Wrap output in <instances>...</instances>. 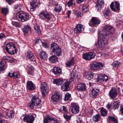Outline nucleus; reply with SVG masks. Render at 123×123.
I'll use <instances>...</instances> for the list:
<instances>
[{"instance_id":"nucleus-2","label":"nucleus","mask_w":123,"mask_h":123,"mask_svg":"<svg viewBox=\"0 0 123 123\" xmlns=\"http://www.w3.org/2000/svg\"><path fill=\"white\" fill-rule=\"evenodd\" d=\"M41 102V100L37 96H34L31 99V102L28 104V106L31 109L36 108L40 105Z\"/></svg>"},{"instance_id":"nucleus-54","label":"nucleus","mask_w":123,"mask_h":123,"mask_svg":"<svg viewBox=\"0 0 123 123\" xmlns=\"http://www.w3.org/2000/svg\"><path fill=\"white\" fill-rule=\"evenodd\" d=\"M35 44H36L38 43L40 41H41V40L38 37L35 38Z\"/></svg>"},{"instance_id":"nucleus-3","label":"nucleus","mask_w":123,"mask_h":123,"mask_svg":"<svg viewBox=\"0 0 123 123\" xmlns=\"http://www.w3.org/2000/svg\"><path fill=\"white\" fill-rule=\"evenodd\" d=\"M29 16L28 13L21 11L17 13L16 18L19 21L24 22L27 20Z\"/></svg>"},{"instance_id":"nucleus-41","label":"nucleus","mask_w":123,"mask_h":123,"mask_svg":"<svg viewBox=\"0 0 123 123\" xmlns=\"http://www.w3.org/2000/svg\"><path fill=\"white\" fill-rule=\"evenodd\" d=\"M113 104V109L114 110L117 109L119 107V104L117 101H114Z\"/></svg>"},{"instance_id":"nucleus-18","label":"nucleus","mask_w":123,"mask_h":123,"mask_svg":"<svg viewBox=\"0 0 123 123\" xmlns=\"http://www.w3.org/2000/svg\"><path fill=\"white\" fill-rule=\"evenodd\" d=\"M69 82L68 81H66L61 87L62 90L64 91H67L69 90Z\"/></svg>"},{"instance_id":"nucleus-43","label":"nucleus","mask_w":123,"mask_h":123,"mask_svg":"<svg viewBox=\"0 0 123 123\" xmlns=\"http://www.w3.org/2000/svg\"><path fill=\"white\" fill-rule=\"evenodd\" d=\"M5 63L3 62H0V73L4 70V67Z\"/></svg>"},{"instance_id":"nucleus-53","label":"nucleus","mask_w":123,"mask_h":123,"mask_svg":"<svg viewBox=\"0 0 123 123\" xmlns=\"http://www.w3.org/2000/svg\"><path fill=\"white\" fill-rule=\"evenodd\" d=\"M75 15L76 17H78L80 16L81 17L82 16L83 14L80 12H78L76 13Z\"/></svg>"},{"instance_id":"nucleus-15","label":"nucleus","mask_w":123,"mask_h":123,"mask_svg":"<svg viewBox=\"0 0 123 123\" xmlns=\"http://www.w3.org/2000/svg\"><path fill=\"white\" fill-rule=\"evenodd\" d=\"M31 29L30 25L28 24H25L23 29V31L25 36H27L31 31Z\"/></svg>"},{"instance_id":"nucleus-37","label":"nucleus","mask_w":123,"mask_h":123,"mask_svg":"<svg viewBox=\"0 0 123 123\" xmlns=\"http://www.w3.org/2000/svg\"><path fill=\"white\" fill-rule=\"evenodd\" d=\"M77 76L78 75L77 74L72 73L71 77L69 81L70 82L72 81H74V80H75L77 78Z\"/></svg>"},{"instance_id":"nucleus-59","label":"nucleus","mask_w":123,"mask_h":123,"mask_svg":"<svg viewBox=\"0 0 123 123\" xmlns=\"http://www.w3.org/2000/svg\"><path fill=\"white\" fill-rule=\"evenodd\" d=\"M67 17L69 18V15L71 13V11L70 10H68L67 11Z\"/></svg>"},{"instance_id":"nucleus-31","label":"nucleus","mask_w":123,"mask_h":123,"mask_svg":"<svg viewBox=\"0 0 123 123\" xmlns=\"http://www.w3.org/2000/svg\"><path fill=\"white\" fill-rule=\"evenodd\" d=\"M40 56V58L44 60H46L48 59L47 54L44 51L41 52Z\"/></svg>"},{"instance_id":"nucleus-20","label":"nucleus","mask_w":123,"mask_h":123,"mask_svg":"<svg viewBox=\"0 0 123 123\" xmlns=\"http://www.w3.org/2000/svg\"><path fill=\"white\" fill-rule=\"evenodd\" d=\"M99 92L100 90L99 89L96 88L93 89L91 91V93L93 96V98H95L99 95Z\"/></svg>"},{"instance_id":"nucleus-39","label":"nucleus","mask_w":123,"mask_h":123,"mask_svg":"<svg viewBox=\"0 0 123 123\" xmlns=\"http://www.w3.org/2000/svg\"><path fill=\"white\" fill-rule=\"evenodd\" d=\"M100 111L101 114L102 116L104 117L107 115V111L103 108H102Z\"/></svg>"},{"instance_id":"nucleus-58","label":"nucleus","mask_w":123,"mask_h":123,"mask_svg":"<svg viewBox=\"0 0 123 123\" xmlns=\"http://www.w3.org/2000/svg\"><path fill=\"white\" fill-rule=\"evenodd\" d=\"M5 35L3 33H1L0 34V39H2L5 37Z\"/></svg>"},{"instance_id":"nucleus-61","label":"nucleus","mask_w":123,"mask_h":123,"mask_svg":"<svg viewBox=\"0 0 123 123\" xmlns=\"http://www.w3.org/2000/svg\"><path fill=\"white\" fill-rule=\"evenodd\" d=\"M106 107L108 109H110L111 107V105L109 104H108L106 106Z\"/></svg>"},{"instance_id":"nucleus-56","label":"nucleus","mask_w":123,"mask_h":123,"mask_svg":"<svg viewBox=\"0 0 123 123\" xmlns=\"http://www.w3.org/2000/svg\"><path fill=\"white\" fill-rule=\"evenodd\" d=\"M6 1L10 5L14 1V0H6Z\"/></svg>"},{"instance_id":"nucleus-62","label":"nucleus","mask_w":123,"mask_h":123,"mask_svg":"<svg viewBox=\"0 0 123 123\" xmlns=\"http://www.w3.org/2000/svg\"><path fill=\"white\" fill-rule=\"evenodd\" d=\"M85 0H78V4H80L84 2Z\"/></svg>"},{"instance_id":"nucleus-46","label":"nucleus","mask_w":123,"mask_h":123,"mask_svg":"<svg viewBox=\"0 0 123 123\" xmlns=\"http://www.w3.org/2000/svg\"><path fill=\"white\" fill-rule=\"evenodd\" d=\"M110 14V11L109 10H107L104 14V15L106 18H107L109 17V15Z\"/></svg>"},{"instance_id":"nucleus-7","label":"nucleus","mask_w":123,"mask_h":123,"mask_svg":"<svg viewBox=\"0 0 123 123\" xmlns=\"http://www.w3.org/2000/svg\"><path fill=\"white\" fill-rule=\"evenodd\" d=\"M95 55V53L90 52L82 54V57L86 60L89 61L94 58Z\"/></svg>"},{"instance_id":"nucleus-10","label":"nucleus","mask_w":123,"mask_h":123,"mask_svg":"<svg viewBox=\"0 0 123 123\" xmlns=\"http://www.w3.org/2000/svg\"><path fill=\"white\" fill-rule=\"evenodd\" d=\"M41 88L43 95L45 96V94L47 93L49 90V87L47 84L45 82L42 83L41 85Z\"/></svg>"},{"instance_id":"nucleus-6","label":"nucleus","mask_w":123,"mask_h":123,"mask_svg":"<svg viewBox=\"0 0 123 123\" xmlns=\"http://www.w3.org/2000/svg\"><path fill=\"white\" fill-rule=\"evenodd\" d=\"M103 64L102 63L96 62L90 65V68L92 70L99 71L103 68Z\"/></svg>"},{"instance_id":"nucleus-16","label":"nucleus","mask_w":123,"mask_h":123,"mask_svg":"<svg viewBox=\"0 0 123 123\" xmlns=\"http://www.w3.org/2000/svg\"><path fill=\"white\" fill-rule=\"evenodd\" d=\"M118 94L117 90L114 87H112L109 92L110 97L111 98H114L117 96Z\"/></svg>"},{"instance_id":"nucleus-12","label":"nucleus","mask_w":123,"mask_h":123,"mask_svg":"<svg viewBox=\"0 0 123 123\" xmlns=\"http://www.w3.org/2000/svg\"><path fill=\"white\" fill-rule=\"evenodd\" d=\"M34 120V118L32 115L30 116L29 115H25L23 120L27 123H33Z\"/></svg>"},{"instance_id":"nucleus-44","label":"nucleus","mask_w":123,"mask_h":123,"mask_svg":"<svg viewBox=\"0 0 123 123\" xmlns=\"http://www.w3.org/2000/svg\"><path fill=\"white\" fill-rule=\"evenodd\" d=\"M108 119L110 121L114 122L115 123H118L117 119L114 117L109 116L108 117Z\"/></svg>"},{"instance_id":"nucleus-47","label":"nucleus","mask_w":123,"mask_h":123,"mask_svg":"<svg viewBox=\"0 0 123 123\" xmlns=\"http://www.w3.org/2000/svg\"><path fill=\"white\" fill-rule=\"evenodd\" d=\"M71 94L67 92L65 94L64 98V100L65 101H67L69 98L71 97Z\"/></svg>"},{"instance_id":"nucleus-26","label":"nucleus","mask_w":123,"mask_h":123,"mask_svg":"<svg viewBox=\"0 0 123 123\" xmlns=\"http://www.w3.org/2000/svg\"><path fill=\"white\" fill-rule=\"evenodd\" d=\"M98 77L99 79L102 80L103 82H106L108 80V78L107 76L104 74H100Z\"/></svg>"},{"instance_id":"nucleus-19","label":"nucleus","mask_w":123,"mask_h":123,"mask_svg":"<svg viewBox=\"0 0 123 123\" xmlns=\"http://www.w3.org/2000/svg\"><path fill=\"white\" fill-rule=\"evenodd\" d=\"M27 88L30 90H33L35 89V86L31 81H28L26 83Z\"/></svg>"},{"instance_id":"nucleus-4","label":"nucleus","mask_w":123,"mask_h":123,"mask_svg":"<svg viewBox=\"0 0 123 123\" xmlns=\"http://www.w3.org/2000/svg\"><path fill=\"white\" fill-rule=\"evenodd\" d=\"M51 50L52 53L58 56L60 55L62 53V50L58 44L56 43H53L51 45Z\"/></svg>"},{"instance_id":"nucleus-63","label":"nucleus","mask_w":123,"mask_h":123,"mask_svg":"<svg viewBox=\"0 0 123 123\" xmlns=\"http://www.w3.org/2000/svg\"><path fill=\"white\" fill-rule=\"evenodd\" d=\"M62 109L63 110L65 111V112L67 111V109L66 108L65 106H62Z\"/></svg>"},{"instance_id":"nucleus-51","label":"nucleus","mask_w":123,"mask_h":123,"mask_svg":"<svg viewBox=\"0 0 123 123\" xmlns=\"http://www.w3.org/2000/svg\"><path fill=\"white\" fill-rule=\"evenodd\" d=\"M12 23L13 25L15 26L16 27H19V23L18 22L13 21Z\"/></svg>"},{"instance_id":"nucleus-52","label":"nucleus","mask_w":123,"mask_h":123,"mask_svg":"<svg viewBox=\"0 0 123 123\" xmlns=\"http://www.w3.org/2000/svg\"><path fill=\"white\" fill-rule=\"evenodd\" d=\"M21 6L20 4H17L14 6V7L15 9H20L21 8Z\"/></svg>"},{"instance_id":"nucleus-8","label":"nucleus","mask_w":123,"mask_h":123,"mask_svg":"<svg viewBox=\"0 0 123 123\" xmlns=\"http://www.w3.org/2000/svg\"><path fill=\"white\" fill-rule=\"evenodd\" d=\"M39 16L42 19L45 20L47 21L50 19L51 16L48 12H42L39 14Z\"/></svg>"},{"instance_id":"nucleus-40","label":"nucleus","mask_w":123,"mask_h":123,"mask_svg":"<svg viewBox=\"0 0 123 123\" xmlns=\"http://www.w3.org/2000/svg\"><path fill=\"white\" fill-rule=\"evenodd\" d=\"M29 72L28 74L30 75H32L34 72V68L32 66H31L29 67Z\"/></svg>"},{"instance_id":"nucleus-38","label":"nucleus","mask_w":123,"mask_h":123,"mask_svg":"<svg viewBox=\"0 0 123 123\" xmlns=\"http://www.w3.org/2000/svg\"><path fill=\"white\" fill-rule=\"evenodd\" d=\"M62 7L61 5H57L54 9V10L56 12H59L62 11Z\"/></svg>"},{"instance_id":"nucleus-27","label":"nucleus","mask_w":123,"mask_h":123,"mask_svg":"<svg viewBox=\"0 0 123 123\" xmlns=\"http://www.w3.org/2000/svg\"><path fill=\"white\" fill-rule=\"evenodd\" d=\"M9 76L14 78H19L20 75L18 72H14L13 73H9L8 74Z\"/></svg>"},{"instance_id":"nucleus-45","label":"nucleus","mask_w":123,"mask_h":123,"mask_svg":"<svg viewBox=\"0 0 123 123\" xmlns=\"http://www.w3.org/2000/svg\"><path fill=\"white\" fill-rule=\"evenodd\" d=\"M75 4V1L74 0H69L68 3V4L69 7L73 5H74Z\"/></svg>"},{"instance_id":"nucleus-22","label":"nucleus","mask_w":123,"mask_h":123,"mask_svg":"<svg viewBox=\"0 0 123 123\" xmlns=\"http://www.w3.org/2000/svg\"><path fill=\"white\" fill-rule=\"evenodd\" d=\"M75 62V58L74 57H73L70 61L67 62L65 63L66 66L68 68L74 65Z\"/></svg>"},{"instance_id":"nucleus-34","label":"nucleus","mask_w":123,"mask_h":123,"mask_svg":"<svg viewBox=\"0 0 123 123\" xmlns=\"http://www.w3.org/2000/svg\"><path fill=\"white\" fill-rule=\"evenodd\" d=\"M63 82V80L61 79H56L54 80V83L58 85H60L62 84Z\"/></svg>"},{"instance_id":"nucleus-21","label":"nucleus","mask_w":123,"mask_h":123,"mask_svg":"<svg viewBox=\"0 0 123 123\" xmlns=\"http://www.w3.org/2000/svg\"><path fill=\"white\" fill-rule=\"evenodd\" d=\"M104 3L103 0H98L95 6L96 9L98 11L100 10L102 7L103 6Z\"/></svg>"},{"instance_id":"nucleus-55","label":"nucleus","mask_w":123,"mask_h":123,"mask_svg":"<svg viewBox=\"0 0 123 123\" xmlns=\"http://www.w3.org/2000/svg\"><path fill=\"white\" fill-rule=\"evenodd\" d=\"M8 61L11 63H12L14 61V59L12 57L9 56Z\"/></svg>"},{"instance_id":"nucleus-9","label":"nucleus","mask_w":123,"mask_h":123,"mask_svg":"<svg viewBox=\"0 0 123 123\" xmlns=\"http://www.w3.org/2000/svg\"><path fill=\"white\" fill-rule=\"evenodd\" d=\"M111 10L114 12H119L120 11V5L119 3L117 2H112L110 5Z\"/></svg>"},{"instance_id":"nucleus-35","label":"nucleus","mask_w":123,"mask_h":123,"mask_svg":"<svg viewBox=\"0 0 123 123\" xmlns=\"http://www.w3.org/2000/svg\"><path fill=\"white\" fill-rule=\"evenodd\" d=\"M38 3L37 1V0H33L30 2L31 5L32 7L36 8L37 6Z\"/></svg>"},{"instance_id":"nucleus-23","label":"nucleus","mask_w":123,"mask_h":123,"mask_svg":"<svg viewBox=\"0 0 123 123\" xmlns=\"http://www.w3.org/2000/svg\"><path fill=\"white\" fill-rule=\"evenodd\" d=\"M27 57L31 61L34 62L33 64H35L36 62L35 61V59L34 58L33 54L31 52L29 51L27 53Z\"/></svg>"},{"instance_id":"nucleus-5","label":"nucleus","mask_w":123,"mask_h":123,"mask_svg":"<svg viewBox=\"0 0 123 123\" xmlns=\"http://www.w3.org/2000/svg\"><path fill=\"white\" fill-rule=\"evenodd\" d=\"M6 50L11 54H14L17 52L16 47L14 44L12 43H9L7 44Z\"/></svg>"},{"instance_id":"nucleus-24","label":"nucleus","mask_w":123,"mask_h":123,"mask_svg":"<svg viewBox=\"0 0 123 123\" xmlns=\"http://www.w3.org/2000/svg\"><path fill=\"white\" fill-rule=\"evenodd\" d=\"M52 71L56 75H59L61 73V69L59 68L55 67L52 70Z\"/></svg>"},{"instance_id":"nucleus-14","label":"nucleus","mask_w":123,"mask_h":123,"mask_svg":"<svg viewBox=\"0 0 123 123\" xmlns=\"http://www.w3.org/2000/svg\"><path fill=\"white\" fill-rule=\"evenodd\" d=\"M84 30L83 25L80 24L77 25L74 29V32L76 34L81 32Z\"/></svg>"},{"instance_id":"nucleus-36","label":"nucleus","mask_w":123,"mask_h":123,"mask_svg":"<svg viewBox=\"0 0 123 123\" xmlns=\"http://www.w3.org/2000/svg\"><path fill=\"white\" fill-rule=\"evenodd\" d=\"M9 9L7 7H3L1 9V12L5 15H6L9 12Z\"/></svg>"},{"instance_id":"nucleus-33","label":"nucleus","mask_w":123,"mask_h":123,"mask_svg":"<svg viewBox=\"0 0 123 123\" xmlns=\"http://www.w3.org/2000/svg\"><path fill=\"white\" fill-rule=\"evenodd\" d=\"M57 59L56 56L55 55L51 56L49 59V60L52 63H55L57 61Z\"/></svg>"},{"instance_id":"nucleus-49","label":"nucleus","mask_w":123,"mask_h":123,"mask_svg":"<svg viewBox=\"0 0 123 123\" xmlns=\"http://www.w3.org/2000/svg\"><path fill=\"white\" fill-rule=\"evenodd\" d=\"M120 64V62L118 61H115L113 63L112 65L114 67L117 68L118 67Z\"/></svg>"},{"instance_id":"nucleus-29","label":"nucleus","mask_w":123,"mask_h":123,"mask_svg":"<svg viewBox=\"0 0 123 123\" xmlns=\"http://www.w3.org/2000/svg\"><path fill=\"white\" fill-rule=\"evenodd\" d=\"M85 75L88 79L90 80L93 78V74L90 72H86Z\"/></svg>"},{"instance_id":"nucleus-28","label":"nucleus","mask_w":123,"mask_h":123,"mask_svg":"<svg viewBox=\"0 0 123 123\" xmlns=\"http://www.w3.org/2000/svg\"><path fill=\"white\" fill-rule=\"evenodd\" d=\"M60 96L58 93L53 94L51 97V99L54 101L57 102L59 100Z\"/></svg>"},{"instance_id":"nucleus-32","label":"nucleus","mask_w":123,"mask_h":123,"mask_svg":"<svg viewBox=\"0 0 123 123\" xmlns=\"http://www.w3.org/2000/svg\"><path fill=\"white\" fill-rule=\"evenodd\" d=\"M34 29V31L36 35H38L40 33L41 31L39 26L37 25H35Z\"/></svg>"},{"instance_id":"nucleus-42","label":"nucleus","mask_w":123,"mask_h":123,"mask_svg":"<svg viewBox=\"0 0 123 123\" xmlns=\"http://www.w3.org/2000/svg\"><path fill=\"white\" fill-rule=\"evenodd\" d=\"M100 115L97 114L94 116L93 118V120L95 122H97L100 119Z\"/></svg>"},{"instance_id":"nucleus-48","label":"nucleus","mask_w":123,"mask_h":123,"mask_svg":"<svg viewBox=\"0 0 123 123\" xmlns=\"http://www.w3.org/2000/svg\"><path fill=\"white\" fill-rule=\"evenodd\" d=\"M63 116L64 118L67 121H69L70 120L71 117V116H68L66 114H64Z\"/></svg>"},{"instance_id":"nucleus-11","label":"nucleus","mask_w":123,"mask_h":123,"mask_svg":"<svg viewBox=\"0 0 123 123\" xmlns=\"http://www.w3.org/2000/svg\"><path fill=\"white\" fill-rule=\"evenodd\" d=\"M50 121H54V123H60V122L58 119L54 117H52L49 116L47 115L46 117H45L44 119V123H48Z\"/></svg>"},{"instance_id":"nucleus-60","label":"nucleus","mask_w":123,"mask_h":123,"mask_svg":"<svg viewBox=\"0 0 123 123\" xmlns=\"http://www.w3.org/2000/svg\"><path fill=\"white\" fill-rule=\"evenodd\" d=\"M120 107V111H121L123 115V105H121V106Z\"/></svg>"},{"instance_id":"nucleus-50","label":"nucleus","mask_w":123,"mask_h":123,"mask_svg":"<svg viewBox=\"0 0 123 123\" xmlns=\"http://www.w3.org/2000/svg\"><path fill=\"white\" fill-rule=\"evenodd\" d=\"M88 6L86 5H84L82 7V10L84 12H86L88 11Z\"/></svg>"},{"instance_id":"nucleus-64","label":"nucleus","mask_w":123,"mask_h":123,"mask_svg":"<svg viewBox=\"0 0 123 123\" xmlns=\"http://www.w3.org/2000/svg\"><path fill=\"white\" fill-rule=\"evenodd\" d=\"M0 123H7V122L6 121L2 120H0Z\"/></svg>"},{"instance_id":"nucleus-57","label":"nucleus","mask_w":123,"mask_h":123,"mask_svg":"<svg viewBox=\"0 0 123 123\" xmlns=\"http://www.w3.org/2000/svg\"><path fill=\"white\" fill-rule=\"evenodd\" d=\"M9 56H6L3 57L2 59L4 60H5L7 61H8V58H9Z\"/></svg>"},{"instance_id":"nucleus-13","label":"nucleus","mask_w":123,"mask_h":123,"mask_svg":"<svg viewBox=\"0 0 123 123\" xmlns=\"http://www.w3.org/2000/svg\"><path fill=\"white\" fill-rule=\"evenodd\" d=\"M71 111L72 113L76 114L79 112V107L78 105L74 103H71Z\"/></svg>"},{"instance_id":"nucleus-1","label":"nucleus","mask_w":123,"mask_h":123,"mask_svg":"<svg viewBox=\"0 0 123 123\" xmlns=\"http://www.w3.org/2000/svg\"><path fill=\"white\" fill-rule=\"evenodd\" d=\"M103 31L98 34V40L96 42V45L99 47L104 48L105 45L107 44V36L114 33V29L112 26L106 25L104 27Z\"/></svg>"},{"instance_id":"nucleus-25","label":"nucleus","mask_w":123,"mask_h":123,"mask_svg":"<svg viewBox=\"0 0 123 123\" xmlns=\"http://www.w3.org/2000/svg\"><path fill=\"white\" fill-rule=\"evenodd\" d=\"M5 113L7 116V117H6L7 118H8V117L12 118L14 116V113L13 111L12 110H7L5 111Z\"/></svg>"},{"instance_id":"nucleus-17","label":"nucleus","mask_w":123,"mask_h":123,"mask_svg":"<svg viewBox=\"0 0 123 123\" xmlns=\"http://www.w3.org/2000/svg\"><path fill=\"white\" fill-rule=\"evenodd\" d=\"M91 20L90 24L94 26L98 25L100 23V21L95 17H92Z\"/></svg>"},{"instance_id":"nucleus-30","label":"nucleus","mask_w":123,"mask_h":123,"mask_svg":"<svg viewBox=\"0 0 123 123\" xmlns=\"http://www.w3.org/2000/svg\"><path fill=\"white\" fill-rule=\"evenodd\" d=\"M85 85L83 83H81L78 84V86L77 89L78 90H81L83 91L86 90V88Z\"/></svg>"}]
</instances>
